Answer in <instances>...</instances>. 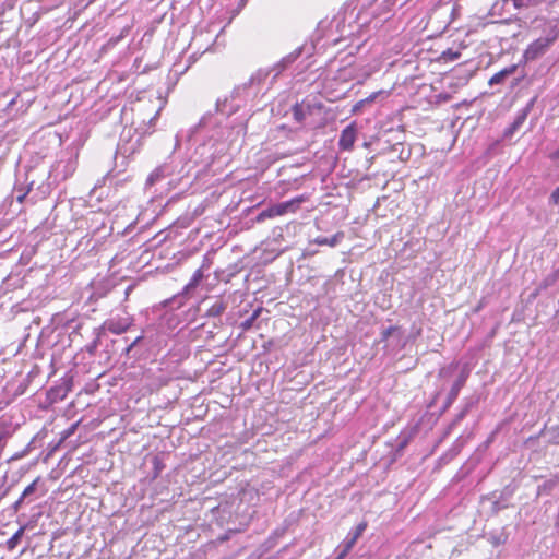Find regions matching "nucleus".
<instances>
[{"mask_svg":"<svg viewBox=\"0 0 559 559\" xmlns=\"http://www.w3.org/2000/svg\"><path fill=\"white\" fill-rule=\"evenodd\" d=\"M356 141V129L353 124L347 126L340 135L338 146L343 151H350Z\"/></svg>","mask_w":559,"mask_h":559,"instance_id":"6e6552de","label":"nucleus"},{"mask_svg":"<svg viewBox=\"0 0 559 559\" xmlns=\"http://www.w3.org/2000/svg\"><path fill=\"white\" fill-rule=\"evenodd\" d=\"M365 528H366V524H359L352 535H357V539H358Z\"/></svg>","mask_w":559,"mask_h":559,"instance_id":"2f4dec72","label":"nucleus"},{"mask_svg":"<svg viewBox=\"0 0 559 559\" xmlns=\"http://www.w3.org/2000/svg\"><path fill=\"white\" fill-rule=\"evenodd\" d=\"M260 312H261L260 308L254 310L253 313L248 319H246L245 321L241 322V324H240L241 329L243 331L251 329L254 321L259 318Z\"/></svg>","mask_w":559,"mask_h":559,"instance_id":"412c9836","label":"nucleus"},{"mask_svg":"<svg viewBox=\"0 0 559 559\" xmlns=\"http://www.w3.org/2000/svg\"><path fill=\"white\" fill-rule=\"evenodd\" d=\"M532 106H533V102L530 103L528 105H526L523 109H521L516 114L513 122L510 124L509 128H507L504 130L503 135L506 139H510L523 126V123L525 122V120L527 118L528 112L532 109Z\"/></svg>","mask_w":559,"mask_h":559,"instance_id":"39448f33","label":"nucleus"},{"mask_svg":"<svg viewBox=\"0 0 559 559\" xmlns=\"http://www.w3.org/2000/svg\"><path fill=\"white\" fill-rule=\"evenodd\" d=\"M273 71L271 68L269 69H259L257 70L249 79L247 83L243 84V86H238L234 90L231 97L234 98L235 95H238L241 90H246L248 86H252L255 84H261L265 79L272 73Z\"/></svg>","mask_w":559,"mask_h":559,"instance_id":"0eeeda50","label":"nucleus"},{"mask_svg":"<svg viewBox=\"0 0 559 559\" xmlns=\"http://www.w3.org/2000/svg\"><path fill=\"white\" fill-rule=\"evenodd\" d=\"M461 57V52L460 51H454L452 49H448L445 51L442 52V58L445 60V61H455L457 60L459 58Z\"/></svg>","mask_w":559,"mask_h":559,"instance_id":"393cba45","label":"nucleus"},{"mask_svg":"<svg viewBox=\"0 0 559 559\" xmlns=\"http://www.w3.org/2000/svg\"><path fill=\"white\" fill-rule=\"evenodd\" d=\"M557 39V34L551 33L547 36H543L534 40L528 45L526 50L524 51V58L526 61L535 60L538 57L543 56L548 48L555 43Z\"/></svg>","mask_w":559,"mask_h":559,"instance_id":"f257e3e1","label":"nucleus"},{"mask_svg":"<svg viewBox=\"0 0 559 559\" xmlns=\"http://www.w3.org/2000/svg\"><path fill=\"white\" fill-rule=\"evenodd\" d=\"M532 2L533 0H508V5L512 10V15H515L519 10L528 8Z\"/></svg>","mask_w":559,"mask_h":559,"instance_id":"6ab92c4d","label":"nucleus"},{"mask_svg":"<svg viewBox=\"0 0 559 559\" xmlns=\"http://www.w3.org/2000/svg\"><path fill=\"white\" fill-rule=\"evenodd\" d=\"M24 534V528L23 527H20L11 538H9V540L7 542V547L8 549L12 550L14 549L17 544L20 543L22 536Z\"/></svg>","mask_w":559,"mask_h":559,"instance_id":"aec40b11","label":"nucleus"},{"mask_svg":"<svg viewBox=\"0 0 559 559\" xmlns=\"http://www.w3.org/2000/svg\"><path fill=\"white\" fill-rule=\"evenodd\" d=\"M25 197H26V193H23V194H21V195H17V197H16V200H17L20 203H22V202H23V200L25 199Z\"/></svg>","mask_w":559,"mask_h":559,"instance_id":"58836bf2","label":"nucleus"},{"mask_svg":"<svg viewBox=\"0 0 559 559\" xmlns=\"http://www.w3.org/2000/svg\"><path fill=\"white\" fill-rule=\"evenodd\" d=\"M210 117H211V112H207V114L203 115L202 118L200 119L199 123H198V127L206 126Z\"/></svg>","mask_w":559,"mask_h":559,"instance_id":"c85d7f7f","label":"nucleus"},{"mask_svg":"<svg viewBox=\"0 0 559 559\" xmlns=\"http://www.w3.org/2000/svg\"><path fill=\"white\" fill-rule=\"evenodd\" d=\"M96 346H97V341H95V342L93 343V345H91V346L88 347V352H90V353H93V352L95 350Z\"/></svg>","mask_w":559,"mask_h":559,"instance_id":"4c0bfd02","label":"nucleus"},{"mask_svg":"<svg viewBox=\"0 0 559 559\" xmlns=\"http://www.w3.org/2000/svg\"><path fill=\"white\" fill-rule=\"evenodd\" d=\"M468 411V406H466L456 417V420H461L465 417L466 413Z\"/></svg>","mask_w":559,"mask_h":559,"instance_id":"f704fd0d","label":"nucleus"},{"mask_svg":"<svg viewBox=\"0 0 559 559\" xmlns=\"http://www.w3.org/2000/svg\"><path fill=\"white\" fill-rule=\"evenodd\" d=\"M550 201L556 205L559 204V186L552 191Z\"/></svg>","mask_w":559,"mask_h":559,"instance_id":"cd10ccee","label":"nucleus"},{"mask_svg":"<svg viewBox=\"0 0 559 559\" xmlns=\"http://www.w3.org/2000/svg\"><path fill=\"white\" fill-rule=\"evenodd\" d=\"M227 308V302L223 299H217L206 311V316L210 318L219 317Z\"/></svg>","mask_w":559,"mask_h":559,"instance_id":"a211bd4d","label":"nucleus"},{"mask_svg":"<svg viewBox=\"0 0 559 559\" xmlns=\"http://www.w3.org/2000/svg\"><path fill=\"white\" fill-rule=\"evenodd\" d=\"M40 477H37L32 484H29L22 492V499H26L32 496L36 490L37 486L40 483Z\"/></svg>","mask_w":559,"mask_h":559,"instance_id":"5701e85b","label":"nucleus"},{"mask_svg":"<svg viewBox=\"0 0 559 559\" xmlns=\"http://www.w3.org/2000/svg\"><path fill=\"white\" fill-rule=\"evenodd\" d=\"M399 326H389L386 329H384L381 333L382 335V340L385 341L388 340L394 332L399 331Z\"/></svg>","mask_w":559,"mask_h":559,"instance_id":"bb28decb","label":"nucleus"},{"mask_svg":"<svg viewBox=\"0 0 559 559\" xmlns=\"http://www.w3.org/2000/svg\"><path fill=\"white\" fill-rule=\"evenodd\" d=\"M516 69H518L516 64H512V66H509V67L502 69L501 71L497 72L489 79L488 84L490 86H493L496 84H502L508 76L512 75L516 71Z\"/></svg>","mask_w":559,"mask_h":559,"instance_id":"9d476101","label":"nucleus"},{"mask_svg":"<svg viewBox=\"0 0 559 559\" xmlns=\"http://www.w3.org/2000/svg\"><path fill=\"white\" fill-rule=\"evenodd\" d=\"M168 175L169 173L167 171L166 166H158L148 175L145 185L146 187L154 186L156 182L160 181Z\"/></svg>","mask_w":559,"mask_h":559,"instance_id":"4468645a","label":"nucleus"},{"mask_svg":"<svg viewBox=\"0 0 559 559\" xmlns=\"http://www.w3.org/2000/svg\"><path fill=\"white\" fill-rule=\"evenodd\" d=\"M356 542L357 535H352V533H349L338 547V554L335 559H344L347 556V554L352 550Z\"/></svg>","mask_w":559,"mask_h":559,"instance_id":"f8f14e48","label":"nucleus"},{"mask_svg":"<svg viewBox=\"0 0 559 559\" xmlns=\"http://www.w3.org/2000/svg\"><path fill=\"white\" fill-rule=\"evenodd\" d=\"M302 50V47L296 48L294 51L283 57L277 63L271 67V70L274 72L273 80H275L284 70L294 63L301 56Z\"/></svg>","mask_w":559,"mask_h":559,"instance_id":"20e7f679","label":"nucleus"},{"mask_svg":"<svg viewBox=\"0 0 559 559\" xmlns=\"http://www.w3.org/2000/svg\"><path fill=\"white\" fill-rule=\"evenodd\" d=\"M133 319L129 316L112 317L104 322V328L112 334H122L132 325Z\"/></svg>","mask_w":559,"mask_h":559,"instance_id":"7ed1b4c3","label":"nucleus"},{"mask_svg":"<svg viewBox=\"0 0 559 559\" xmlns=\"http://www.w3.org/2000/svg\"><path fill=\"white\" fill-rule=\"evenodd\" d=\"M204 278V274L202 272V269H198L192 277L190 278L189 283L183 287L182 294L183 295H190L202 282Z\"/></svg>","mask_w":559,"mask_h":559,"instance_id":"2eb2a0df","label":"nucleus"},{"mask_svg":"<svg viewBox=\"0 0 559 559\" xmlns=\"http://www.w3.org/2000/svg\"><path fill=\"white\" fill-rule=\"evenodd\" d=\"M292 111L295 121L301 123L306 117L311 114V106L297 103L294 105Z\"/></svg>","mask_w":559,"mask_h":559,"instance_id":"ddd939ff","label":"nucleus"},{"mask_svg":"<svg viewBox=\"0 0 559 559\" xmlns=\"http://www.w3.org/2000/svg\"><path fill=\"white\" fill-rule=\"evenodd\" d=\"M408 443V439L406 437L402 438L400 443H399V450H402L404 449Z\"/></svg>","mask_w":559,"mask_h":559,"instance_id":"72a5a7b5","label":"nucleus"},{"mask_svg":"<svg viewBox=\"0 0 559 559\" xmlns=\"http://www.w3.org/2000/svg\"><path fill=\"white\" fill-rule=\"evenodd\" d=\"M25 499H22V496L19 498V500H16L13 506H12V509L14 510V512H17L23 503Z\"/></svg>","mask_w":559,"mask_h":559,"instance_id":"473e14b6","label":"nucleus"},{"mask_svg":"<svg viewBox=\"0 0 559 559\" xmlns=\"http://www.w3.org/2000/svg\"><path fill=\"white\" fill-rule=\"evenodd\" d=\"M76 163L73 159H68L67 162L60 160L56 163L50 173L49 179H52L53 182L66 180L68 177L72 176L75 171Z\"/></svg>","mask_w":559,"mask_h":559,"instance_id":"f03ea898","label":"nucleus"},{"mask_svg":"<svg viewBox=\"0 0 559 559\" xmlns=\"http://www.w3.org/2000/svg\"><path fill=\"white\" fill-rule=\"evenodd\" d=\"M399 1H400V0H388V2H389V3H391V4H393V5H394V4H396Z\"/></svg>","mask_w":559,"mask_h":559,"instance_id":"ea45409f","label":"nucleus"},{"mask_svg":"<svg viewBox=\"0 0 559 559\" xmlns=\"http://www.w3.org/2000/svg\"><path fill=\"white\" fill-rule=\"evenodd\" d=\"M490 14L499 17L513 16L512 10L508 5V0H497L490 9Z\"/></svg>","mask_w":559,"mask_h":559,"instance_id":"1a4fd4ad","label":"nucleus"},{"mask_svg":"<svg viewBox=\"0 0 559 559\" xmlns=\"http://www.w3.org/2000/svg\"><path fill=\"white\" fill-rule=\"evenodd\" d=\"M467 378H468V372L463 370L460 373L459 378L453 383L450 392L448 393L444 408L450 407L453 404V402L457 399L459 393H460L461 389L465 385Z\"/></svg>","mask_w":559,"mask_h":559,"instance_id":"423d86ee","label":"nucleus"},{"mask_svg":"<svg viewBox=\"0 0 559 559\" xmlns=\"http://www.w3.org/2000/svg\"><path fill=\"white\" fill-rule=\"evenodd\" d=\"M211 263H212V261H211V259L209 258V255H205V257L203 258L202 265H201L199 269H202V271H203L204 269H209V267H210V265H211Z\"/></svg>","mask_w":559,"mask_h":559,"instance_id":"7c9ffc66","label":"nucleus"},{"mask_svg":"<svg viewBox=\"0 0 559 559\" xmlns=\"http://www.w3.org/2000/svg\"><path fill=\"white\" fill-rule=\"evenodd\" d=\"M344 235L343 233H336L332 237H317L314 239V243L319 246H329V247H335L342 239Z\"/></svg>","mask_w":559,"mask_h":559,"instance_id":"f3484780","label":"nucleus"},{"mask_svg":"<svg viewBox=\"0 0 559 559\" xmlns=\"http://www.w3.org/2000/svg\"><path fill=\"white\" fill-rule=\"evenodd\" d=\"M376 96H377V94L374 93V94L370 95L369 97H367V98H366L365 100H362L361 103H365V102H372V100H374Z\"/></svg>","mask_w":559,"mask_h":559,"instance_id":"c9c22d12","label":"nucleus"},{"mask_svg":"<svg viewBox=\"0 0 559 559\" xmlns=\"http://www.w3.org/2000/svg\"><path fill=\"white\" fill-rule=\"evenodd\" d=\"M559 277V270H556L552 274L548 275L544 282H543V285L544 287H548L550 285H552Z\"/></svg>","mask_w":559,"mask_h":559,"instance_id":"a878e982","label":"nucleus"},{"mask_svg":"<svg viewBox=\"0 0 559 559\" xmlns=\"http://www.w3.org/2000/svg\"><path fill=\"white\" fill-rule=\"evenodd\" d=\"M227 106V98L225 99H217L215 104V111L221 114H226L227 116L231 115L236 111L235 107H231L228 111H226Z\"/></svg>","mask_w":559,"mask_h":559,"instance_id":"4be33fe9","label":"nucleus"},{"mask_svg":"<svg viewBox=\"0 0 559 559\" xmlns=\"http://www.w3.org/2000/svg\"><path fill=\"white\" fill-rule=\"evenodd\" d=\"M143 338L142 335L138 336L126 349V353L129 354L133 347Z\"/></svg>","mask_w":559,"mask_h":559,"instance_id":"c756f323","label":"nucleus"},{"mask_svg":"<svg viewBox=\"0 0 559 559\" xmlns=\"http://www.w3.org/2000/svg\"><path fill=\"white\" fill-rule=\"evenodd\" d=\"M406 1H407V0H403V1L401 2V5L405 4V3H406Z\"/></svg>","mask_w":559,"mask_h":559,"instance_id":"a19ab883","label":"nucleus"},{"mask_svg":"<svg viewBox=\"0 0 559 559\" xmlns=\"http://www.w3.org/2000/svg\"><path fill=\"white\" fill-rule=\"evenodd\" d=\"M551 158L552 159H558L559 158V146H558V150L551 154Z\"/></svg>","mask_w":559,"mask_h":559,"instance_id":"e433bc0d","label":"nucleus"},{"mask_svg":"<svg viewBox=\"0 0 559 559\" xmlns=\"http://www.w3.org/2000/svg\"><path fill=\"white\" fill-rule=\"evenodd\" d=\"M300 200H290L286 202H282L278 204L273 205L274 212L276 216L284 215L288 212H295L297 207L299 206Z\"/></svg>","mask_w":559,"mask_h":559,"instance_id":"9b49d317","label":"nucleus"},{"mask_svg":"<svg viewBox=\"0 0 559 559\" xmlns=\"http://www.w3.org/2000/svg\"><path fill=\"white\" fill-rule=\"evenodd\" d=\"M540 435L547 437V442L549 444L559 445V425L544 427V429L540 431Z\"/></svg>","mask_w":559,"mask_h":559,"instance_id":"dca6fc26","label":"nucleus"},{"mask_svg":"<svg viewBox=\"0 0 559 559\" xmlns=\"http://www.w3.org/2000/svg\"><path fill=\"white\" fill-rule=\"evenodd\" d=\"M275 216L276 215H275L274 209H273V206H271V207L265 209L259 213V215L257 216V222H263L266 218H271V217H275Z\"/></svg>","mask_w":559,"mask_h":559,"instance_id":"b1692460","label":"nucleus"}]
</instances>
